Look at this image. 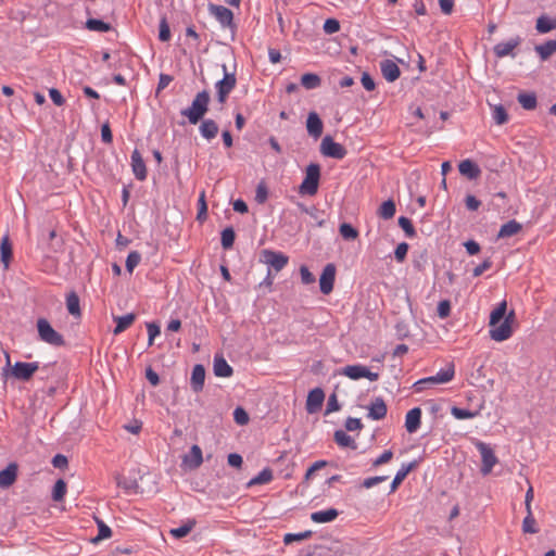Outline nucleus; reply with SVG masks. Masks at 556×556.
<instances>
[{
	"label": "nucleus",
	"instance_id": "obj_64",
	"mask_svg": "<svg viewBox=\"0 0 556 556\" xmlns=\"http://www.w3.org/2000/svg\"><path fill=\"white\" fill-rule=\"evenodd\" d=\"M492 261L490 258L484 260L480 265L476 266L472 270L473 277L481 276L485 270L490 269Z\"/></svg>",
	"mask_w": 556,
	"mask_h": 556
},
{
	"label": "nucleus",
	"instance_id": "obj_38",
	"mask_svg": "<svg viewBox=\"0 0 556 556\" xmlns=\"http://www.w3.org/2000/svg\"><path fill=\"white\" fill-rule=\"evenodd\" d=\"M518 102L525 110H534L536 108L538 101L536 96L534 93L521 92L517 97Z\"/></svg>",
	"mask_w": 556,
	"mask_h": 556
},
{
	"label": "nucleus",
	"instance_id": "obj_36",
	"mask_svg": "<svg viewBox=\"0 0 556 556\" xmlns=\"http://www.w3.org/2000/svg\"><path fill=\"white\" fill-rule=\"evenodd\" d=\"M195 523L197 522L194 519H189L182 526H180L178 528L170 529L169 533L175 539H182V538L187 536L193 530V528L195 527Z\"/></svg>",
	"mask_w": 556,
	"mask_h": 556
},
{
	"label": "nucleus",
	"instance_id": "obj_61",
	"mask_svg": "<svg viewBox=\"0 0 556 556\" xmlns=\"http://www.w3.org/2000/svg\"><path fill=\"white\" fill-rule=\"evenodd\" d=\"M451 314V302L448 300H443L439 302L438 305V316L440 318H446Z\"/></svg>",
	"mask_w": 556,
	"mask_h": 556
},
{
	"label": "nucleus",
	"instance_id": "obj_29",
	"mask_svg": "<svg viewBox=\"0 0 556 556\" xmlns=\"http://www.w3.org/2000/svg\"><path fill=\"white\" fill-rule=\"evenodd\" d=\"M522 229L520 223L515 219H511L504 225L501 226L500 231L497 233V238H509L517 235Z\"/></svg>",
	"mask_w": 556,
	"mask_h": 556
},
{
	"label": "nucleus",
	"instance_id": "obj_35",
	"mask_svg": "<svg viewBox=\"0 0 556 556\" xmlns=\"http://www.w3.org/2000/svg\"><path fill=\"white\" fill-rule=\"evenodd\" d=\"M556 28V20L542 15L536 20L535 29L540 34H546Z\"/></svg>",
	"mask_w": 556,
	"mask_h": 556
},
{
	"label": "nucleus",
	"instance_id": "obj_52",
	"mask_svg": "<svg viewBox=\"0 0 556 556\" xmlns=\"http://www.w3.org/2000/svg\"><path fill=\"white\" fill-rule=\"evenodd\" d=\"M399 226L403 229L405 235L409 238L414 237L416 235V230L414 228V225L412 220L405 216H401L399 218Z\"/></svg>",
	"mask_w": 556,
	"mask_h": 556
},
{
	"label": "nucleus",
	"instance_id": "obj_60",
	"mask_svg": "<svg viewBox=\"0 0 556 556\" xmlns=\"http://www.w3.org/2000/svg\"><path fill=\"white\" fill-rule=\"evenodd\" d=\"M147 330H148V334H149L148 344L152 345L154 338L157 337L161 332L160 326L155 323H148Z\"/></svg>",
	"mask_w": 556,
	"mask_h": 556
},
{
	"label": "nucleus",
	"instance_id": "obj_32",
	"mask_svg": "<svg viewBox=\"0 0 556 556\" xmlns=\"http://www.w3.org/2000/svg\"><path fill=\"white\" fill-rule=\"evenodd\" d=\"M115 480L117 486L122 488L126 493H138L139 484L136 479L125 478L117 475Z\"/></svg>",
	"mask_w": 556,
	"mask_h": 556
},
{
	"label": "nucleus",
	"instance_id": "obj_59",
	"mask_svg": "<svg viewBox=\"0 0 556 556\" xmlns=\"http://www.w3.org/2000/svg\"><path fill=\"white\" fill-rule=\"evenodd\" d=\"M233 418H235V421L238 424V425H245L249 422V415L248 413L241 408V407H237L233 412Z\"/></svg>",
	"mask_w": 556,
	"mask_h": 556
},
{
	"label": "nucleus",
	"instance_id": "obj_56",
	"mask_svg": "<svg viewBox=\"0 0 556 556\" xmlns=\"http://www.w3.org/2000/svg\"><path fill=\"white\" fill-rule=\"evenodd\" d=\"M140 261H141V255L139 252H137V251L130 252L126 258V269L129 273H132V270L135 269L136 266H138Z\"/></svg>",
	"mask_w": 556,
	"mask_h": 556
},
{
	"label": "nucleus",
	"instance_id": "obj_10",
	"mask_svg": "<svg viewBox=\"0 0 556 556\" xmlns=\"http://www.w3.org/2000/svg\"><path fill=\"white\" fill-rule=\"evenodd\" d=\"M38 369L39 364L37 362H16L11 369V375L17 380L28 381Z\"/></svg>",
	"mask_w": 556,
	"mask_h": 556
},
{
	"label": "nucleus",
	"instance_id": "obj_42",
	"mask_svg": "<svg viewBox=\"0 0 556 556\" xmlns=\"http://www.w3.org/2000/svg\"><path fill=\"white\" fill-rule=\"evenodd\" d=\"M86 28L91 31L106 33L112 29V26L109 23H105L101 20L89 18L86 22Z\"/></svg>",
	"mask_w": 556,
	"mask_h": 556
},
{
	"label": "nucleus",
	"instance_id": "obj_46",
	"mask_svg": "<svg viewBox=\"0 0 556 556\" xmlns=\"http://www.w3.org/2000/svg\"><path fill=\"white\" fill-rule=\"evenodd\" d=\"M454 365L451 363L447 365L445 369H442L437 375H434V378L437 380V383H446L454 378Z\"/></svg>",
	"mask_w": 556,
	"mask_h": 556
},
{
	"label": "nucleus",
	"instance_id": "obj_24",
	"mask_svg": "<svg viewBox=\"0 0 556 556\" xmlns=\"http://www.w3.org/2000/svg\"><path fill=\"white\" fill-rule=\"evenodd\" d=\"M17 476V465L9 464L3 470L0 471V486L9 488L12 485Z\"/></svg>",
	"mask_w": 556,
	"mask_h": 556
},
{
	"label": "nucleus",
	"instance_id": "obj_18",
	"mask_svg": "<svg viewBox=\"0 0 556 556\" xmlns=\"http://www.w3.org/2000/svg\"><path fill=\"white\" fill-rule=\"evenodd\" d=\"M205 381V368L202 364L194 365L191 374L190 386L193 392L199 393L203 390Z\"/></svg>",
	"mask_w": 556,
	"mask_h": 556
},
{
	"label": "nucleus",
	"instance_id": "obj_14",
	"mask_svg": "<svg viewBox=\"0 0 556 556\" xmlns=\"http://www.w3.org/2000/svg\"><path fill=\"white\" fill-rule=\"evenodd\" d=\"M203 463L202 450L199 445H192L189 453L182 457V464L193 470L199 468Z\"/></svg>",
	"mask_w": 556,
	"mask_h": 556
},
{
	"label": "nucleus",
	"instance_id": "obj_50",
	"mask_svg": "<svg viewBox=\"0 0 556 556\" xmlns=\"http://www.w3.org/2000/svg\"><path fill=\"white\" fill-rule=\"evenodd\" d=\"M98 523V535L92 540V542L97 543L101 540H105L111 538L112 531L109 526H106L102 520H97Z\"/></svg>",
	"mask_w": 556,
	"mask_h": 556
},
{
	"label": "nucleus",
	"instance_id": "obj_37",
	"mask_svg": "<svg viewBox=\"0 0 556 556\" xmlns=\"http://www.w3.org/2000/svg\"><path fill=\"white\" fill-rule=\"evenodd\" d=\"M396 206L393 200L384 201L378 208V216L382 219H390L395 215Z\"/></svg>",
	"mask_w": 556,
	"mask_h": 556
},
{
	"label": "nucleus",
	"instance_id": "obj_28",
	"mask_svg": "<svg viewBox=\"0 0 556 556\" xmlns=\"http://www.w3.org/2000/svg\"><path fill=\"white\" fill-rule=\"evenodd\" d=\"M507 303L506 301H502L490 315V327L491 329L497 328L502 320H504V316L506 315Z\"/></svg>",
	"mask_w": 556,
	"mask_h": 556
},
{
	"label": "nucleus",
	"instance_id": "obj_58",
	"mask_svg": "<svg viewBox=\"0 0 556 556\" xmlns=\"http://www.w3.org/2000/svg\"><path fill=\"white\" fill-rule=\"evenodd\" d=\"M408 248L409 247L406 242H402L396 247V249L394 251V256L397 262L402 263L405 261L407 252H408Z\"/></svg>",
	"mask_w": 556,
	"mask_h": 556
},
{
	"label": "nucleus",
	"instance_id": "obj_55",
	"mask_svg": "<svg viewBox=\"0 0 556 556\" xmlns=\"http://www.w3.org/2000/svg\"><path fill=\"white\" fill-rule=\"evenodd\" d=\"M159 39L163 42L170 39V29L165 16L160 21Z\"/></svg>",
	"mask_w": 556,
	"mask_h": 556
},
{
	"label": "nucleus",
	"instance_id": "obj_26",
	"mask_svg": "<svg viewBox=\"0 0 556 556\" xmlns=\"http://www.w3.org/2000/svg\"><path fill=\"white\" fill-rule=\"evenodd\" d=\"M387 405L381 397H377L369 406L368 417L374 420H380L386 417Z\"/></svg>",
	"mask_w": 556,
	"mask_h": 556
},
{
	"label": "nucleus",
	"instance_id": "obj_11",
	"mask_svg": "<svg viewBox=\"0 0 556 556\" xmlns=\"http://www.w3.org/2000/svg\"><path fill=\"white\" fill-rule=\"evenodd\" d=\"M336 279V266L332 263L327 264L319 278V288L323 294H329L333 289Z\"/></svg>",
	"mask_w": 556,
	"mask_h": 556
},
{
	"label": "nucleus",
	"instance_id": "obj_23",
	"mask_svg": "<svg viewBox=\"0 0 556 556\" xmlns=\"http://www.w3.org/2000/svg\"><path fill=\"white\" fill-rule=\"evenodd\" d=\"M200 122H201V125L199 127V130H200L201 136L203 138H205L206 140L214 139L217 136L218 130H219L217 123L211 118L202 119Z\"/></svg>",
	"mask_w": 556,
	"mask_h": 556
},
{
	"label": "nucleus",
	"instance_id": "obj_57",
	"mask_svg": "<svg viewBox=\"0 0 556 556\" xmlns=\"http://www.w3.org/2000/svg\"><path fill=\"white\" fill-rule=\"evenodd\" d=\"M340 23L336 18H328L324 23V31L328 35L339 31Z\"/></svg>",
	"mask_w": 556,
	"mask_h": 556
},
{
	"label": "nucleus",
	"instance_id": "obj_16",
	"mask_svg": "<svg viewBox=\"0 0 556 556\" xmlns=\"http://www.w3.org/2000/svg\"><path fill=\"white\" fill-rule=\"evenodd\" d=\"M380 70L383 78L389 83L395 81L401 75L397 64L389 59L380 62Z\"/></svg>",
	"mask_w": 556,
	"mask_h": 556
},
{
	"label": "nucleus",
	"instance_id": "obj_40",
	"mask_svg": "<svg viewBox=\"0 0 556 556\" xmlns=\"http://www.w3.org/2000/svg\"><path fill=\"white\" fill-rule=\"evenodd\" d=\"M271 480H273L271 469L264 468L261 472H258L257 476H255L248 482V486L266 484V483H269Z\"/></svg>",
	"mask_w": 556,
	"mask_h": 556
},
{
	"label": "nucleus",
	"instance_id": "obj_12",
	"mask_svg": "<svg viewBox=\"0 0 556 556\" xmlns=\"http://www.w3.org/2000/svg\"><path fill=\"white\" fill-rule=\"evenodd\" d=\"M313 554L314 556H342L344 551L339 541H329L325 544L315 545Z\"/></svg>",
	"mask_w": 556,
	"mask_h": 556
},
{
	"label": "nucleus",
	"instance_id": "obj_53",
	"mask_svg": "<svg viewBox=\"0 0 556 556\" xmlns=\"http://www.w3.org/2000/svg\"><path fill=\"white\" fill-rule=\"evenodd\" d=\"M451 414L456 418V419H469V418H473L477 416V412H471L469 409H465V408H460V407H452L451 409Z\"/></svg>",
	"mask_w": 556,
	"mask_h": 556
},
{
	"label": "nucleus",
	"instance_id": "obj_20",
	"mask_svg": "<svg viewBox=\"0 0 556 556\" xmlns=\"http://www.w3.org/2000/svg\"><path fill=\"white\" fill-rule=\"evenodd\" d=\"M306 128L309 136L317 139L321 136L324 125L316 112H311L306 119Z\"/></svg>",
	"mask_w": 556,
	"mask_h": 556
},
{
	"label": "nucleus",
	"instance_id": "obj_17",
	"mask_svg": "<svg viewBox=\"0 0 556 556\" xmlns=\"http://www.w3.org/2000/svg\"><path fill=\"white\" fill-rule=\"evenodd\" d=\"M131 168L138 180L143 181L147 178L146 163L137 149L131 153Z\"/></svg>",
	"mask_w": 556,
	"mask_h": 556
},
{
	"label": "nucleus",
	"instance_id": "obj_15",
	"mask_svg": "<svg viewBox=\"0 0 556 556\" xmlns=\"http://www.w3.org/2000/svg\"><path fill=\"white\" fill-rule=\"evenodd\" d=\"M325 400V393L320 388H315L312 391H309L306 400V410L309 414H313L317 412Z\"/></svg>",
	"mask_w": 556,
	"mask_h": 556
},
{
	"label": "nucleus",
	"instance_id": "obj_13",
	"mask_svg": "<svg viewBox=\"0 0 556 556\" xmlns=\"http://www.w3.org/2000/svg\"><path fill=\"white\" fill-rule=\"evenodd\" d=\"M208 10L211 14H213L216 17V20L220 23L223 27L233 26V14L228 8L211 3L208 5Z\"/></svg>",
	"mask_w": 556,
	"mask_h": 556
},
{
	"label": "nucleus",
	"instance_id": "obj_51",
	"mask_svg": "<svg viewBox=\"0 0 556 556\" xmlns=\"http://www.w3.org/2000/svg\"><path fill=\"white\" fill-rule=\"evenodd\" d=\"M312 534H313V532L311 530H306V531L300 532V533H287L283 538V543L290 544L294 541L307 540L312 536Z\"/></svg>",
	"mask_w": 556,
	"mask_h": 556
},
{
	"label": "nucleus",
	"instance_id": "obj_19",
	"mask_svg": "<svg viewBox=\"0 0 556 556\" xmlns=\"http://www.w3.org/2000/svg\"><path fill=\"white\" fill-rule=\"evenodd\" d=\"M520 42L521 38L519 36L507 41L500 42L494 47V53L497 58L514 55L513 51L520 45Z\"/></svg>",
	"mask_w": 556,
	"mask_h": 556
},
{
	"label": "nucleus",
	"instance_id": "obj_6",
	"mask_svg": "<svg viewBox=\"0 0 556 556\" xmlns=\"http://www.w3.org/2000/svg\"><path fill=\"white\" fill-rule=\"evenodd\" d=\"M261 262L268 265L270 270L278 273L288 264L289 257L282 252L266 249L261 252Z\"/></svg>",
	"mask_w": 556,
	"mask_h": 556
},
{
	"label": "nucleus",
	"instance_id": "obj_41",
	"mask_svg": "<svg viewBox=\"0 0 556 556\" xmlns=\"http://www.w3.org/2000/svg\"><path fill=\"white\" fill-rule=\"evenodd\" d=\"M66 307L71 315L80 316L79 298L75 292H71L66 298Z\"/></svg>",
	"mask_w": 556,
	"mask_h": 556
},
{
	"label": "nucleus",
	"instance_id": "obj_2",
	"mask_svg": "<svg viewBox=\"0 0 556 556\" xmlns=\"http://www.w3.org/2000/svg\"><path fill=\"white\" fill-rule=\"evenodd\" d=\"M320 179V166L311 163L305 169V177L299 187V192L306 195H315L318 191Z\"/></svg>",
	"mask_w": 556,
	"mask_h": 556
},
{
	"label": "nucleus",
	"instance_id": "obj_44",
	"mask_svg": "<svg viewBox=\"0 0 556 556\" xmlns=\"http://www.w3.org/2000/svg\"><path fill=\"white\" fill-rule=\"evenodd\" d=\"M492 117L497 125H504L508 122L507 111L502 104L492 108Z\"/></svg>",
	"mask_w": 556,
	"mask_h": 556
},
{
	"label": "nucleus",
	"instance_id": "obj_5",
	"mask_svg": "<svg viewBox=\"0 0 556 556\" xmlns=\"http://www.w3.org/2000/svg\"><path fill=\"white\" fill-rule=\"evenodd\" d=\"M475 445L481 455L482 465L480 471L483 476H488L491 473L498 459L489 444L482 441H476Z\"/></svg>",
	"mask_w": 556,
	"mask_h": 556
},
{
	"label": "nucleus",
	"instance_id": "obj_62",
	"mask_svg": "<svg viewBox=\"0 0 556 556\" xmlns=\"http://www.w3.org/2000/svg\"><path fill=\"white\" fill-rule=\"evenodd\" d=\"M300 275H301V280L304 285H309V283L315 282V276L304 265L301 266V268H300Z\"/></svg>",
	"mask_w": 556,
	"mask_h": 556
},
{
	"label": "nucleus",
	"instance_id": "obj_31",
	"mask_svg": "<svg viewBox=\"0 0 556 556\" xmlns=\"http://www.w3.org/2000/svg\"><path fill=\"white\" fill-rule=\"evenodd\" d=\"M333 438L336 443L342 447H349L351 450L357 448L355 440L343 430H337Z\"/></svg>",
	"mask_w": 556,
	"mask_h": 556
},
{
	"label": "nucleus",
	"instance_id": "obj_48",
	"mask_svg": "<svg viewBox=\"0 0 556 556\" xmlns=\"http://www.w3.org/2000/svg\"><path fill=\"white\" fill-rule=\"evenodd\" d=\"M340 235L345 240H355L358 237V231L348 223H343L339 228Z\"/></svg>",
	"mask_w": 556,
	"mask_h": 556
},
{
	"label": "nucleus",
	"instance_id": "obj_8",
	"mask_svg": "<svg viewBox=\"0 0 556 556\" xmlns=\"http://www.w3.org/2000/svg\"><path fill=\"white\" fill-rule=\"evenodd\" d=\"M320 153L327 157L342 160L348 151L342 144L336 142L331 136H325L320 143Z\"/></svg>",
	"mask_w": 556,
	"mask_h": 556
},
{
	"label": "nucleus",
	"instance_id": "obj_27",
	"mask_svg": "<svg viewBox=\"0 0 556 556\" xmlns=\"http://www.w3.org/2000/svg\"><path fill=\"white\" fill-rule=\"evenodd\" d=\"M417 466V462H412L408 464H403L401 469L396 472L392 483L390 493L394 492L399 485L403 482L406 476Z\"/></svg>",
	"mask_w": 556,
	"mask_h": 556
},
{
	"label": "nucleus",
	"instance_id": "obj_9",
	"mask_svg": "<svg viewBox=\"0 0 556 556\" xmlns=\"http://www.w3.org/2000/svg\"><path fill=\"white\" fill-rule=\"evenodd\" d=\"M341 374L349 377L352 380L367 378L370 381H377L379 379L378 372H372L366 366L363 365H348L344 368H342Z\"/></svg>",
	"mask_w": 556,
	"mask_h": 556
},
{
	"label": "nucleus",
	"instance_id": "obj_30",
	"mask_svg": "<svg viewBox=\"0 0 556 556\" xmlns=\"http://www.w3.org/2000/svg\"><path fill=\"white\" fill-rule=\"evenodd\" d=\"M339 513L334 508H329L327 510L315 511L311 515V519L316 523H326L334 520L338 517Z\"/></svg>",
	"mask_w": 556,
	"mask_h": 556
},
{
	"label": "nucleus",
	"instance_id": "obj_54",
	"mask_svg": "<svg viewBox=\"0 0 556 556\" xmlns=\"http://www.w3.org/2000/svg\"><path fill=\"white\" fill-rule=\"evenodd\" d=\"M522 531L525 533L535 534L539 532V528L536 527V520L534 517L526 516L522 521Z\"/></svg>",
	"mask_w": 556,
	"mask_h": 556
},
{
	"label": "nucleus",
	"instance_id": "obj_4",
	"mask_svg": "<svg viewBox=\"0 0 556 556\" xmlns=\"http://www.w3.org/2000/svg\"><path fill=\"white\" fill-rule=\"evenodd\" d=\"M224 77L218 80L215 85L217 90V100L219 103H225L229 93L233 90L237 84V78L235 73H228L227 66L223 65Z\"/></svg>",
	"mask_w": 556,
	"mask_h": 556
},
{
	"label": "nucleus",
	"instance_id": "obj_7",
	"mask_svg": "<svg viewBox=\"0 0 556 556\" xmlns=\"http://www.w3.org/2000/svg\"><path fill=\"white\" fill-rule=\"evenodd\" d=\"M515 318V312L510 311L504 316V320L498 325L497 328L490 329V338L496 342H502L509 339L513 334L511 324Z\"/></svg>",
	"mask_w": 556,
	"mask_h": 556
},
{
	"label": "nucleus",
	"instance_id": "obj_33",
	"mask_svg": "<svg viewBox=\"0 0 556 556\" xmlns=\"http://www.w3.org/2000/svg\"><path fill=\"white\" fill-rule=\"evenodd\" d=\"M136 319V315L132 313L114 317V320L116 321V326L114 328V333L118 334L123 331H125L128 327L132 325V323Z\"/></svg>",
	"mask_w": 556,
	"mask_h": 556
},
{
	"label": "nucleus",
	"instance_id": "obj_47",
	"mask_svg": "<svg viewBox=\"0 0 556 556\" xmlns=\"http://www.w3.org/2000/svg\"><path fill=\"white\" fill-rule=\"evenodd\" d=\"M207 218V204L205 200V191L203 190L198 200V215L197 219L199 222H204Z\"/></svg>",
	"mask_w": 556,
	"mask_h": 556
},
{
	"label": "nucleus",
	"instance_id": "obj_22",
	"mask_svg": "<svg viewBox=\"0 0 556 556\" xmlns=\"http://www.w3.org/2000/svg\"><path fill=\"white\" fill-rule=\"evenodd\" d=\"M421 422V409L419 407H415L406 414L405 418V428L407 432L414 433L416 432Z\"/></svg>",
	"mask_w": 556,
	"mask_h": 556
},
{
	"label": "nucleus",
	"instance_id": "obj_1",
	"mask_svg": "<svg viewBox=\"0 0 556 556\" xmlns=\"http://www.w3.org/2000/svg\"><path fill=\"white\" fill-rule=\"evenodd\" d=\"M211 97L207 90L197 93L189 108L181 110V115L188 118L191 125H197L203 119L208 110Z\"/></svg>",
	"mask_w": 556,
	"mask_h": 556
},
{
	"label": "nucleus",
	"instance_id": "obj_63",
	"mask_svg": "<svg viewBox=\"0 0 556 556\" xmlns=\"http://www.w3.org/2000/svg\"><path fill=\"white\" fill-rule=\"evenodd\" d=\"M344 426H345V429L348 431L361 430L363 428V424H362L361 419L353 418V417H349L345 420V425Z\"/></svg>",
	"mask_w": 556,
	"mask_h": 556
},
{
	"label": "nucleus",
	"instance_id": "obj_39",
	"mask_svg": "<svg viewBox=\"0 0 556 556\" xmlns=\"http://www.w3.org/2000/svg\"><path fill=\"white\" fill-rule=\"evenodd\" d=\"M535 51L542 61H546L553 53H555L554 40H547L542 45L535 46Z\"/></svg>",
	"mask_w": 556,
	"mask_h": 556
},
{
	"label": "nucleus",
	"instance_id": "obj_49",
	"mask_svg": "<svg viewBox=\"0 0 556 556\" xmlns=\"http://www.w3.org/2000/svg\"><path fill=\"white\" fill-rule=\"evenodd\" d=\"M66 493V482L63 479H59L53 486L52 498L55 502H61Z\"/></svg>",
	"mask_w": 556,
	"mask_h": 556
},
{
	"label": "nucleus",
	"instance_id": "obj_25",
	"mask_svg": "<svg viewBox=\"0 0 556 556\" xmlns=\"http://www.w3.org/2000/svg\"><path fill=\"white\" fill-rule=\"evenodd\" d=\"M213 370L215 376L228 378L232 375V367L226 362L223 356L215 355Z\"/></svg>",
	"mask_w": 556,
	"mask_h": 556
},
{
	"label": "nucleus",
	"instance_id": "obj_21",
	"mask_svg": "<svg viewBox=\"0 0 556 556\" xmlns=\"http://www.w3.org/2000/svg\"><path fill=\"white\" fill-rule=\"evenodd\" d=\"M458 170L468 179H477L481 175L480 167L469 159L464 160L458 164Z\"/></svg>",
	"mask_w": 556,
	"mask_h": 556
},
{
	"label": "nucleus",
	"instance_id": "obj_3",
	"mask_svg": "<svg viewBox=\"0 0 556 556\" xmlns=\"http://www.w3.org/2000/svg\"><path fill=\"white\" fill-rule=\"evenodd\" d=\"M37 330L39 339L53 346H62L65 344L63 336L55 331L46 318L37 320Z\"/></svg>",
	"mask_w": 556,
	"mask_h": 556
},
{
	"label": "nucleus",
	"instance_id": "obj_43",
	"mask_svg": "<svg viewBox=\"0 0 556 556\" xmlns=\"http://www.w3.org/2000/svg\"><path fill=\"white\" fill-rule=\"evenodd\" d=\"M320 77L313 73H306L301 77V84L306 89H315L320 86Z\"/></svg>",
	"mask_w": 556,
	"mask_h": 556
},
{
	"label": "nucleus",
	"instance_id": "obj_34",
	"mask_svg": "<svg viewBox=\"0 0 556 556\" xmlns=\"http://www.w3.org/2000/svg\"><path fill=\"white\" fill-rule=\"evenodd\" d=\"M1 262L8 268L12 260V244L8 236H4L0 242Z\"/></svg>",
	"mask_w": 556,
	"mask_h": 556
},
{
	"label": "nucleus",
	"instance_id": "obj_45",
	"mask_svg": "<svg viewBox=\"0 0 556 556\" xmlns=\"http://www.w3.org/2000/svg\"><path fill=\"white\" fill-rule=\"evenodd\" d=\"M235 239H236V233H235L233 228L232 227L225 228L222 231V238H220L223 249H225V250L231 249L233 245Z\"/></svg>",
	"mask_w": 556,
	"mask_h": 556
}]
</instances>
